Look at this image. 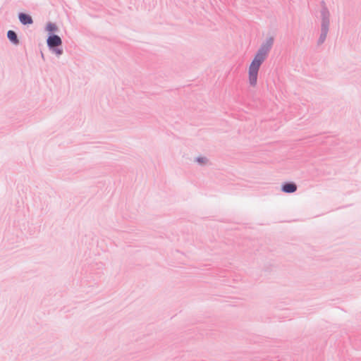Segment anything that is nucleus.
I'll list each match as a JSON object with an SVG mask.
<instances>
[{"instance_id":"3","label":"nucleus","mask_w":361,"mask_h":361,"mask_svg":"<svg viewBox=\"0 0 361 361\" xmlns=\"http://www.w3.org/2000/svg\"><path fill=\"white\" fill-rule=\"evenodd\" d=\"M18 18L20 23L24 25L32 24L33 22L32 17L25 13H20Z\"/></svg>"},{"instance_id":"1","label":"nucleus","mask_w":361,"mask_h":361,"mask_svg":"<svg viewBox=\"0 0 361 361\" xmlns=\"http://www.w3.org/2000/svg\"><path fill=\"white\" fill-rule=\"evenodd\" d=\"M267 54V50L261 49L255 55L254 59L248 68V82L251 87H255L257 84L258 72L259 68L264 61Z\"/></svg>"},{"instance_id":"8","label":"nucleus","mask_w":361,"mask_h":361,"mask_svg":"<svg viewBox=\"0 0 361 361\" xmlns=\"http://www.w3.org/2000/svg\"><path fill=\"white\" fill-rule=\"evenodd\" d=\"M204 158H202V159H198L197 161L200 163H203L204 162Z\"/></svg>"},{"instance_id":"5","label":"nucleus","mask_w":361,"mask_h":361,"mask_svg":"<svg viewBox=\"0 0 361 361\" xmlns=\"http://www.w3.org/2000/svg\"><path fill=\"white\" fill-rule=\"evenodd\" d=\"M8 38L11 41L13 44H18L19 43V40L17 37L16 32L13 30H9L7 33Z\"/></svg>"},{"instance_id":"4","label":"nucleus","mask_w":361,"mask_h":361,"mask_svg":"<svg viewBox=\"0 0 361 361\" xmlns=\"http://www.w3.org/2000/svg\"><path fill=\"white\" fill-rule=\"evenodd\" d=\"M296 189L297 186L294 183H286L282 188V190L287 193L294 192Z\"/></svg>"},{"instance_id":"7","label":"nucleus","mask_w":361,"mask_h":361,"mask_svg":"<svg viewBox=\"0 0 361 361\" xmlns=\"http://www.w3.org/2000/svg\"><path fill=\"white\" fill-rule=\"evenodd\" d=\"M55 51H56V54H58V55H61L62 54L61 49H56Z\"/></svg>"},{"instance_id":"6","label":"nucleus","mask_w":361,"mask_h":361,"mask_svg":"<svg viewBox=\"0 0 361 361\" xmlns=\"http://www.w3.org/2000/svg\"><path fill=\"white\" fill-rule=\"evenodd\" d=\"M56 27L53 23H49L47 25V30L49 31V32L54 31V30H56Z\"/></svg>"},{"instance_id":"2","label":"nucleus","mask_w":361,"mask_h":361,"mask_svg":"<svg viewBox=\"0 0 361 361\" xmlns=\"http://www.w3.org/2000/svg\"><path fill=\"white\" fill-rule=\"evenodd\" d=\"M62 42L61 38L57 35H51L47 39V44L50 47H58L61 44Z\"/></svg>"}]
</instances>
